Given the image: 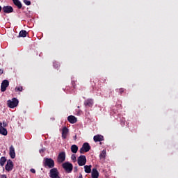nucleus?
<instances>
[{
    "label": "nucleus",
    "instance_id": "nucleus-19",
    "mask_svg": "<svg viewBox=\"0 0 178 178\" xmlns=\"http://www.w3.org/2000/svg\"><path fill=\"white\" fill-rule=\"evenodd\" d=\"M86 173H91V165L84 166Z\"/></svg>",
    "mask_w": 178,
    "mask_h": 178
},
{
    "label": "nucleus",
    "instance_id": "nucleus-1",
    "mask_svg": "<svg viewBox=\"0 0 178 178\" xmlns=\"http://www.w3.org/2000/svg\"><path fill=\"white\" fill-rule=\"evenodd\" d=\"M7 105L8 106V108H16V106H17V105H19V100H17V99L16 98H13L11 100H8L7 102Z\"/></svg>",
    "mask_w": 178,
    "mask_h": 178
},
{
    "label": "nucleus",
    "instance_id": "nucleus-7",
    "mask_svg": "<svg viewBox=\"0 0 178 178\" xmlns=\"http://www.w3.org/2000/svg\"><path fill=\"white\" fill-rule=\"evenodd\" d=\"M63 168L66 170V172H72V170H73V165L70 163H64L63 164Z\"/></svg>",
    "mask_w": 178,
    "mask_h": 178
},
{
    "label": "nucleus",
    "instance_id": "nucleus-8",
    "mask_svg": "<svg viewBox=\"0 0 178 178\" xmlns=\"http://www.w3.org/2000/svg\"><path fill=\"white\" fill-rule=\"evenodd\" d=\"M9 87V81L8 80H4L1 83V90L2 92L6 91V88Z\"/></svg>",
    "mask_w": 178,
    "mask_h": 178
},
{
    "label": "nucleus",
    "instance_id": "nucleus-15",
    "mask_svg": "<svg viewBox=\"0 0 178 178\" xmlns=\"http://www.w3.org/2000/svg\"><path fill=\"white\" fill-rule=\"evenodd\" d=\"M68 122H70V123H76L77 122V118L76 117H74V115H70L67 118Z\"/></svg>",
    "mask_w": 178,
    "mask_h": 178
},
{
    "label": "nucleus",
    "instance_id": "nucleus-18",
    "mask_svg": "<svg viewBox=\"0 0 178 178\" xmlns=\"http://www.w3.org/2000/svg\"><path fill=\"white\" fill-rule=\"evenodd\" d=\"M0 134H3V136H6L8 134V131L3 127L0 128Z\"/></svg>",
    "mask_w": 178,
    "mask_h": 178
},
{
    "label": "nucleus",
    "instance_id": "nucleus-28",
    "mask_svg": "<svg viewBox=\"0 0 178 178\" xmlns=\"http://www.w3.org/2000/svg\"><path fill=\"white\" fill-rule=\"evenodd\" d=\"M3 74V70L0 69V76H1V74Z\"/></svg>",
    "mask_w": 178,
    "mask_h": 178
},
{
    "label": "nucleus",
    "instance_id": "nucleus-16",
    "mask_svg": "<svg viewBox=\"0 0 178 178\" xmlns=\"http://www.w3.org/2000/svg\"><path fill=\"white\" fill-rule=\"evenodd\" d=\"M71 151L73 152V154H76L77 151H79V147L76 145H73L71 146Z\"/></svg>",
    "mask_w": 178,
    "mask_h": 178
},
{
    "label": "nucleus",
    "instance_id": "nucleus-27",
    "mask_svg": "<svg viewBox=\"0 0 178 178\" xmlns=\"http://www.w3.org/2000/svg\"><path fill=\"white\" fill-rule=\"evenodd\" d=\"M31 173H35V170H34V169H31Z\"/></svg>",
    "mask_w": 178,
    "mask_h": 178
},
{
    "label": "nucleus",
    "instance_id": "nucleus-29",
    "mask_svg": "<svg viewBox=\"0 0 178 178\" xmlns=\"http://www.w3.org/2000/svg\"><path fill=\"white\" fill-rule=\"evenodd\" d=\"M0 129H2V122H0Z\"/></svg>",
    "mask_w": 178,
    "mask_h": 178
},
{
    "label": "nucleus",
    "instance_id": "nucleus-20",
    "mask_svg": "<svg viewBox=\"0 0 178 178\" xmlns=\"http://www.w3.org/2000/svg\"><path fill=\"white\" fill-rule=\"evenodd\" d=\"M27 31H21L19 33V37H26Z\"/></svg>",
    "mask_w": 178,
    "mask_h": 178
},
{
    "label": "nucleus",
    "instance_id": "nucleus-21",
    "mask_svg": "<svg viewBox=\"0 0 178 178\" xmlns=\"http://www.w3.org/2000/svg\"><path fill=\"white\" fill-rule=\"evenodd\" d=\"M6 162V158L1 157V159H0V165H1V166H3V165H5Z\"/></svg>",
    "mask_w": 178,
    "mask_h": 178
},
{
    "label": "nucleus",
    "instance_id": "nucleus-13",
    "mask_svg": "<svg viewBox=\"0 0 178 178\" xmlns=\"http://www.w3.org/2000/svg\"><path fill=\"white\" fill-rule=\"evenodd\" d=\"M99 177V172L97 170V168H93L92 170V178H98Z\"/></svg>",
    "mask_w": 178,
    "mask_h": 178
},
{
    "label": "nucleus",
    "instance_id": "nucleus-24",
    "mask_svg": "<svg viewBox=\"0 0 178 178\" xmlns=\"http://www.w3.org/2000/svg\"><path fill=\"white\" fill-rule=\"evenodd\" d=\"M71 159L73 162H77V159L76 158V154H72L71 156Z\"/></svg>",
    "mask_w": 178,
    "mask_h": 178
},
{
    "label": "nucleus",
    "instance_id": "nucleus-23",
    "mask_svg": "<svg viewBox=\"0 0 178 178\" xmlns=\"http://www.w3.org/2000/svg\"><path fill=\"white\" fill-rule=\"evenodd\" d=\"M106 156V150H103L100 154V158H105Z\"/></svg>",
    "mask_w": 178,
    "mask_h": 178
},
{
    "label": "nucleus",
    "instance_id": "nucleus-14",
    "mask_svg": "<svg viewBox=\"0 0 178 178\" xmlns=\"http://www.w3.org/2000/svg\"><path fill=\"white\" fill-rule=\"evenodd\" d=\"M93 140L95 143L98 141H104V136L102 135H96L94 136Z\"/></svg>",
    "mask_w": 178,
    "mask_h": 178
},
{
    "label": "nucleus",
    "instance_id": "nucleus-22",
    "mask_svg": "<svg viewBox=\"0 0 178 178\" xmlns=\"http://www.w3.org/2000/svg\"><path fill=\"white\" fill-rule=\"evenodd\" d=\"M86 106H92V101L91 99L87 100L85 102Z\"/></svg>",
    "mask_w": 178,
    "mask_h": 178
},
{
    "label": "nucleus",
    "instance_id": "nucleus-11",
    "mask_svg": "<svg viewBox=\"0 0 178 178\" xmlns=\"http://www.w3.org/2000/svg\"><path fill=\"white\" fill-rule=\"evenodd\" d=\"M3 10L5 13H12V12H13V8H12V6H4L3 8Z\"/></svg>",
    "mask_w": 178,
    "mask_h": 178
},
{
    "label": "nucleus",
    "instance_id": "nucleus-6",
    "mask_svg": "<svg viewBox=\"0 0 178 178\" xmlns=\"http://www.w3.org/2000/svg\"><path fill=\"white\" fill-rule=\"evenodd\" d=\"M65 159H66V154L65 152H62L58 154L57 161L58 163H62V162H65Z\"/></svg>",
    "mask_w": 178,
    "mask_h": 178
},
{
    "label": "nucleus",
    "instance_id": "nucleus-30",
    "mask_svg": "<svg viewBox=\"0 0 178 178\" xmlns=\"http://www.w3.org/2000/svg\"><path fill=\"white\" fill-rule=\"evenodd\" d=\"M1 10H2V7L0 6V12H1Z\"/></svg>",
    "mask_w": 178,
    "mask_h": 178
},
{
    "label": "nucleus",
    "instance_id": "nucleus-4",
    "mask_svg": "<svg viewBox=\"0 0 178 178\" xmlns=\"http://www.w3.org/2000/svg\"><path fill=\"white\" fill-rule=\"evenodd\" d=\"M50 177L51 178H60L59 176V171L56 168H52L50 170Z\"/></svg>",
    "mask_w": 178,
    "mask_h": 178
},
{
    "label": "nucleus",
    "instance_id": "nucleus-12",
    "mask_svg": "<svg viewBox=\"0 0 178 178\" xmlns=\"http://www.w3.org/2000/svg\"><path fill=\"white\" fill-rule=\"evenodd\" d=\"M9 154L10 158H12V159H15V158L16 157V153L15 152V147H13V146H10V147Z\"/></svg>",
    "mask_w": 178,
    "mask_h": 178
},
{
    "label": "nucleus",
    "instance_id": "nucleus-2",
    "mask_svg": "<svg viewBox=\"0 0 178 178\" xmlns=\"http://www.w3.org/2000/svg\"><path fill=\"white\" fill-rule=\"evenodd\" d=\"M77 162L79 166H84V165H86L87 163V159L86 158V156L81 155L79 157H78Z\"/></svg>",
    "mask_w": 178,
    "mask_h": 178
},
{
    "label": "nucleus",
    "instance_id": "nucleus-3",
    "mask_svg": "<svg viewBox=\"0 0 178 178\" xmlns=\"http://www.w3.org/2000/svg\"><path fill=\"white\" fill-rule=\"evenodd\" d=\"M91 149V147H90V145L88 143H86L83 145L82 147L80 149L79 152L80 154H84L85 152H88L90 149Z\"/></svg>",
    "mask_w": 178,
    "mask_h": 178
},
{
    "label": "nucleus",
    "instance_id": "nucleus-25",
    "mask_svg": "<svg viewBox=\"0 0 178 178\" xmlns=\"http://www.w3.org/2000/svg\"><path fill=\"white\" fill-rule=\"evenodd\" d=\"M15 91H23V87L22 86H18L17 88H15Z\"/></svg>",
    "mask_w": 178,
    "mask_h": 178
},
{
    "label": "nucleus",
    "instance_id": "nucleus-5",
    "mask_svg": "<svg viewBox=\"0 0 178 178\" xmlns=\"http://www.w3.org/2000/svg\"><path fill=\"white\" fill-rule=\"evenodd\" d=\"M44 166H48V168L51 169L54 168V166H55V163L54 162V160H52L51 159H46Z\"/></svg>",
    "mask_w": 178,
    "mask_h": 178
},
{
    "label": "nucleus",
    "instance_id": "nucleus-10",
    "mask_svg": "<svg viewBox=\"0 0 178 178\" xmlns=\"http://www.w3.org/2000/svg\"><path fill=\"white\" fill-rule=\"evenodd\" d=\"M69 134V129L66 128V127L63 128L62 130V138L65 140L66 137H67V134Z\"/></svg>",
    "mask_w": 178,
    "mask_h": 178
},
{
    "label": "nucleus",
    "instance_id": "nucleus-26",
    "mask_svg": "<svg viewBox=\"0 0 178 178\" xmlns=\"http://www.w3.org/2000/svg\"><path fill=\"white\" fill-rule=\"evenodd\" d=\"M24 2L26 5H31V2L29 0H24Z\"/></svg>",
    "mask_w": 178,
    "mask_h": 178
},
{
    "label": "nucleus",
    "instance_id": "nucleus-17",
    "mask_svg": "<svg viewBox=\"0 0 178 178\" xmlns=\"http://www.w3.org/2000/svg\"><path fill=\"white\" fill-rule=\"evenodd\" d=\"M14 5L17 6L19 9H22V3L19 0H13Z\"/></svg>",
    "mask_w": 178,
    "mask_h": 178
},
{
    "label": "nucleus",
    "instance_id": "nucleus-9",
    "mask_svg": "<svg viewBox=\"0 0 178 178\" xmlns=\"http://www.w3.org/2000/svg\"><path fill=\"white\" fill-rule=\"evenodd\" d=\"M12 169H13V162H12L10 160H8L7 161V164L6 165V170L10 172V170H12Z\"/></svg>",
    "mask_w": 178,
    "mask_h": 178
}]
</instances>
